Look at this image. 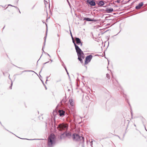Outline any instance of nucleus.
Instances as JSON below:
<instances>
[{"instance_id": "1", "label": "nucleus", "mask_w": 147, "mask_h": 147, "mask_svg": "<svg viewBox=\"0 0 147 147\" xmlns=\"http://www.w3.org/2000/svg\"><path fill=\"white\" fill-rule=\"evenodd\" d=\"M68 125L66 124H60L57 127V128L59 131H64L60 136V138L62 139L66 137H69L71 136V133L67 132L66 130L67 129Z\"/></svg>"}, {"instance_id": "2", "label": "nucleus", "mask_w": 147, "mask_h": 147, "mask_svg": "<svg viewBox=\"0 0 147 147\" xmlns=\"http://www.w3.org/2000/svg\"><path fill=\"white\" fill-rule=\"evenodd\" d=\"M73 140L76 141H79V144L81 145L82 147H84V138L82 136H80L79 135L74 134H73Z\"/></svg>"}, {"instance_id": "3", "label": "nucleus", "mask_w": 147, "mask_h": 147, "mask_svg": "<svg viewBox=\"0 0 147 147\" xmlns=\"http://www.w3.org/2000/svg\"><path fill=\"white\" fill-rule=\"evenodd\" d=\"M55 142V136L53 134H51L48 139L47 147H53L54 145Z\"/></svg>"}, {"instance_id": "4", "label": "nucleus", "mask_w": 147, "mask_h": 147, "mask_svg": "<svg viewBox=\"0 0 147 147\" xmlns=\"http://www.w3.org/2000/svg\"><path fill=\"white\" fill-rule=\"evenodd\" d=\"M75 49L78 56V59L80 61L81 63H82V59H84V55L83 52L79 47L75 48Z\"/></svg>"}, {"instance_id": "5", "label": "nucleus", "mask_w": 147, "mask_h": 147, "mask_svg": "<svg viewBox=\"0 0 147 147\" xmlns=\"http://www.w3.org/2000/svg\"><path fill=\"white\" fill-rule=\"evenodd\" d=\"M92 55H90L87 56L86 58L85 63V64H87L91 61L92 58Z\"/></svg>"}, {"instance_id": "6", "label": "nucleus", "mask_w": 147, "mask_h": 147, "mask_svg": "<svg viewBox=\"0 0 147 147\" xmlns=\"http://www.w3.org/2000/svg\"><path fill=\"white\" fill-rule=\"evenodd\" d=\"M87 2L92 6H94L96 5L95 2L93 0H87Z\"/></svg>"}, {"instance_id": "7", "label": "nucleus", "mask_w": 147, "mask_h": 147, "mask_svg": "<svg viewBox=\"0 0 147 147\" xmlns=\"http://www.w3.org/2000/svg\"><path fill=\"white\" fill-rule=\"evenodd\" d=\"M75 40L77 44L78 45L80 44L81 46L82 45V43L81 42L80 39L79 38L77 37L75 38Z\"/></svg>"}, {"instance_id": "8", "label": "nucleus", "mask_w": 147, "mask_h": 147, "mask_svg": "<svg viewBox=\"0 0 147 147\" xmlns=\"http://www.w3.org/2000/svg\"><path fill=\"white\" fill-rule=\"evenodd\" d=\"M143 5V3L142 2L140 3L136 7V9H139Z\"/></svg>"}, {"instance_id": "9", "label": "nucleus", "mask_w": 147, "mask_h": 147, "mask_svg": "<svg viewBox=\"0 0 147 147\" xmlns=\"http://www.w3.org/2000/svg\"><path fill=\"white\" fill-rule=\"evenodd\" d=\"M59 113L60 116H63L64 115L65 112L63 110H59Z\"/></svg>"}, {"instance_id": "10", "label": "nucleus", "mask_w": 147, "mask_h": 147, "mask_svg": "<svg viewBox=\"0 0 147 147\" xmlns=\"http://www.w3.org/2000/svg\"><path fill=\"white\" fill-rule=\"evenodd\" d=\"M113 9L111 8H107L106 10V11L108 13H110L111 12H112L113 11Z\"/></svg>"}, {"instance_id": "11", "label": "nucleus", "mask_w": 147, "mask_h": 147, "mask_svg": "<svg viewBox=\"0 0 147 147\" xmlns=\"http://www.w3.org/2000/svg\"><path fill=\"white\" fill-rule=\"evenodd\" d=\"M104 2L103 1H100L98 3V5L100 6H102L104 4Z\"/></svg>"}, {"instance_id": "12", "label": "nucleus", "mask_w": 147, "mask_h": 147, "mask_svg": "<svg viewBox=\"0 0 147 147\" xmlns=\"http://www.w3.org/2000/svg\"><path fill=\"white\" fill-rule=\"evenodd\" d=\"M46 36H45L44 38V43L42 49L43 52H44V50H43V49H44V47H45V42H46Z\"/></svg>"}, {"instance_id": "13", "label": "nucleus", "mask_w": 147, "mask_h": 147, "mask_svg": "<svg viewBox=\"0 0 147 147\" xmlns=\"http://www.w3.org/2000/svg\"><path fill=\"white\" fill-rule=\"evenodd\" d=\"M69 101L70 102V105L72 106H73L74 105V103L73 102V100L72 99H69Z\"/></svg>"}, {"instance_id": "14", "label": "nucleus", "mask_w": 147, "mask_h": 147, "mask_svg": "<svg viewBox=\"0 0 147 147\" xmlns=\"http://www.w3.org/2000/svg\"><path fill=\"white\" fill-rule=\"evenodd\" d=\"M84 20L90 22H91V21H92V20H91V19L88 18H84Z\"/></svg>"}, {"instance_id": "15", "label": "nucleus", "mask_w": 147, "mask_h": 147, "mask_svg": "<svg viewBox=\"0 0 147 147\" xmlns=\"http://www.w3.org/2000/svg\"><path fill=\"white\" fill-rule=\"evenodd\" d=\"M53 121H52L51 120L50 122L49 123V125H50V126H51V127H53Z\"/></svg>"}, {"instance_id": "16", "label": "nucleus", "mask_w": 147, "mask_h": 147, "mask_svg": "<svg viewBox=\"0 0 147 147\" xmlns=\"http://www.w3.org/2000/svg\"><path fill=\"white\" fill-rule=\"evenodd\" d=\"M66 99L65 98H63L61 101V102H63L65 103L66 102Z\"/></svg>"}, {"instance_id": "17", "label": "nucleus", "mask_w": 147, "mask_h": 147, "mask_svg": "<svg viewBox=\"0 0 147 147\" xmlns=\"http://www.w3.org/2000/svg\"><path fill=\"white\" fill-rule=\"evenodd\" d=\"M106 76H107V77L108 79H110V75H109V74H106Z\"/></svg>"}, {"instance_id": "18", "label": "nucleus", "mask_w": 147, "mask_h": 147, "mask_svg": "<svg viewBox=\"0 0 147 147\" xmlns=\"http://www.w3.org/2000/svg\"><path fill=\"white\" fill-rule=\"evenodd\" d=\"M61 61V62L62 63V65L63 67L64 68L65 67H66L65 66V65L64 64V63L63 62V61Z\"/></svg>"}, {"instance_id": "19", "label": "nucleus", "mask_w": 147, "mask_h": 147, "mask_svg": "<svg viewBox=\"0 0 147 147\" xmlns=\"http://www.w3.org/2000/svg\"><path fill=\"white\" fill-rule=\"evenodd\" d=\"M74 45L75 47V48H77V47H78V46L75 43H74Z\"/></svg>"}, {"instance_id": "20", "label": "nucleus", "mask_w": 147, "mask_h": 147, "mask_svg": "<svg viewBox=\"0 0 147 147\" xmlns=\"http://www.w3.org/2000/svg\"><path fill=\"white\" fill-rule=\"evenodd\" d=\"M28 71L34 72L33 71H32V70H25L23 71V72H28Z\"/></svg>"}, {"instance_id": "21", "label": "nucleus", "mask_w": 147, "mask_h": 147, "mask_svg": "<svg viewBox=\"0 0 147 147\" xmlns=\"http://www.w3.org/2000/svg\"><path fill=\"white\" fill-rule=\"evenodd\" d=\"M8 6H13V7H15L16 8L18 9V8L17 7H16V6H12V5H8Z\"/></svg>"}, {"instance_id": "22", "label": "nucleus", "mask_w": 147, "mask_h": 147, "mask_svg": "<svg viewBox=\"0 0 147 147\" xmlns=\"http://www.w3.org/2000/svg\"><path fill=\"white\" fill-rule=\"evenodd\" d=\"M12 82H11V85L9 87V88L10 89H11L12 88Z\"/></svg>"}, {"instance_id": "23", "label": "nucleus", "mask_w": 147, "mask_h": 147, "mask_svg": "<svg viewBox=\"0 0 147 147\" xmlns=\"http://www.w3.org/2000/svg\"><path fill=\"white\" fill-rule=\"evenodd\" d=\"M91 20H92V21H94V22H95L96 21V20L95 19H91Z\"/></svg>"}, {"instance_id": "24", "label": "nucleus", "mask_w": 147, "mask_h": 147, "mask_svg": "<svg viewBox=\"0 0 147 147\" xmlns=\"http://www.w3.org/2000/svg\"><path fill=\"white\" fill-rule=\"evenodd\" d=\"M28 140H36V139H28Z\"/></svg>"}, {"instance_id": "25", "label": "nucleus", "mask_w": 147, "mask_h": 147, "mask_svg": "<svg viewBox=\"0 0 147 147\" xmlns=\"http://www.w3.org/2000/svg\"><path fill=\"white\" fill-rule=\"evenodd\" d=\"M64 68L65 69L66 72H67V70L66 69V67H64Z\"/></svg>"}, {"instance_id": "26", "label": "nucleus", "mask_w": 147, "mask_h": 147, "mask_svg": "<svg viewBox=\"0 0 147 147\" xmlns=\"http://www.w3.org/2000/svg\"><path fill=\"white\" fill-rule=\"evenodd\" d=\"M92 141H91V142H90L91 144V146L92 147Z\"/></svg>"}, {"instance_id": "27", "label": "nucleus", "mask_w": 147, "mask_h": 147, "mask_svg": "<svg viewBox=\"0 0 147 147\" xmlns=\"http://www.w3.org/2000/svg\"><path fill=\"white\" fill-rule=\"evenodd\" d=\"M72 41H73V42L74 43H74H75V41H74V40H72Z\"/></svg>"}, {"instance_id": "28", "label": "nucleus", "mask_w": 147, "mask_h": 147, "mask_svg": "<svg viewBox=\"0 0 147 147\" xmlns=\"http://www.w3.org/2000/svg\"><path fill=\"white\" fill-rule=\"evenodd\" d=\"M44 52L45 53H47V55H49V57H50V55H49L48 54V53H45V52Z\"/></svg>"}, {"instance_id": "29", "label": "nucleus", "mask_w": 147, "mask_h": 147, "mask_svg": "<svg viewBox=\"0 0 147 147\" xmlns=\"http://www.w3.org/2000/svg\"><path fill=\"white\" fill-rule=\"evenodd\" d=\"M44 52L45 53H47V55H49V57H50V55H49L48 54V53H45V52Z\"/></svg>"}, {"instance_id": "30", "label": "nucleus", "mask_w": 147, "mask_h": 147, "mask_svg": "<svg viewBox=\"0 0 147 147\" xmlns=\"http://www.w3.org/2000/svg\"><path fill=\"white\" fill-rule=\"evenodd\" d=\"M41 80V81H42V83H43V84L44 85H45V84H44V83L43 81L42 80Z\"/></svg>"}, {"instance_id": "31", "label": "nucleus", "mask_w": 147, "mask_h": 147, "mask_svg": "<svg viewBox=\"0 0 147 147\" xmlns=\"http://www.w3.org/2000/svg\"><path fill=\"white\" fill-rule=\"evenodd\" d=\"M49 62V61H48V62H46V63H44V64H46V63H48Z\"/></svg>"}, {"instance_id": "32", "label": "nucleus", "mask_w": 147, "mask_h": 147, "mask_svg": "<svg viewBox=\"0 0 147 147\" xmlns=\"http://www.w3.org/2000/svg\"><path fill=\"white\" fill-rule=\"evenodd\" d=\"M70 33H71V37H72L73 36H72V34H71V32H70Z\"/></svg>"}, {"instance_id": "33", "label": "nucleus", "mask_w": 147, "mask_h": 147, "mask_svg": "<svg viewBox=\"0 0 147 147\" xmlns=\"http://www.w3.org/2000/svg\"><path fill=\"white\" fill-rule=\"evenodd\" d=\"M35 5H34L33 7H32V9H33L34 8V6H35Z\"/></svg>"}, {"instance_id": "34", "label": "nucleus", "mask_w": 147, "mask_h": 147, "mask_svg": "<svg viewBox=\"0 0 147 147\" xmlns=\"http://www.w3.org/2000/svg\"><path fill=\"white\" fill-rule=\"evenodd\" d=\"M44 85V86H45V88L46 89H47V87H46V86H45V85Z\"/></svg>"}, {"instance_id": "35", "label": "nucleus", "mask_w": 147, "mask_h": 147, "mask_svg": "<svg viewBox=\"0 0 147 147\" xmlns=\"http://www.w3.org/2000/svg\"><path fill=\"white\" fill-rule=\"evenodd\" d=\"M67 74L69 76V73H68V71L67 72Z\"/></svg>"}, {"instance_id": "36", "label": "nucleus", "mask_w": 147, "mask_h": 147, "mask_svg": "<svg viewBox=\"0 0 147 147\" xmlns=\"http://www.w3.org/2000/svg\"><path fill=\"white\" fill-rule=\"evenodd\" d=\"M71 38H72V40H74V38H73V36L71 37Z\"/></svg>"}, {"instance_id": "37", "label": "nucleus", "mask_w": 147, "mask_h": 147, "mask_svg": "<svg viewBox=\"0 0 147 147\" xmlns=\"http://www.w3.org/2000/svg\"><path fill=\"white\" fill-rule=\"evenodd\" d=\"M50 61H51V62H52V61H53L52 60H51V59H50Z\"/></svg>"}, {"instance_id": "38", "label": "nucleus", "mask_w": 147, "mask_h": 147, "mask_svg": "<svg viewBox=\"0 0 147 147\" xmlns=\"http://www.w3.org/2000/svg\"><path fill=\"white\" fill-rule=\"evenodd\" d=\"M68 3H69V5H70V3H69V2H68Z\"/></svg>"}, {"instance_id": "39", "label": "nucleus", "mask_w": 147, "mask_h": 147, "mask_svg": "<svg viewBox=\"0 0 147 147\" xmlns=\"http://www.w3.org/2000/svg\"><path fill=\"white\" fill-rule=\"evenodd\" d=\"M68 3H69V5H70V3H69V2H68Z\"/></svg>"}, {"instance_id": "40", "label": "nucleus", "mask_w": 147, "mask_h": 147, "mask_svg": "<svg viewBox=\"0 0 147 147\" xmlns=\"http://www.w3.org/2000/svg\"><path fill=\"white\" fill-rule=\"evenodd\" d=\"M42 70V69H41V70H40V71L39 73H40V72H41Z\"/></svg>"}, {"instance_id": "41", "label": "nucleus", "mask_w": 147, "mask_h": 147, "mask_svg": "<svg viewBox=\"0 0 147 147\" xmlns=\"http://www.w3.org/2000/svg\"><path fill=\"white\" fill-rule=\"evenodd\" d=\"M47 79L46 81V82H45V83H47Z\"/></svg>"}, {"instance_id": "42", "label": "nucleus", "mask_w": 147, "mask_h": 147, "mask_svg": "<svg viewBox=\"0 0 147 147\" xmlns=\"http://www.w3.org/2000/svg\"><path fill=\"white\" fill-rule=\"evenodd\" d=\"M48 78V77H46V78H47V79Z\"/></svg>"}, {"instance_id": "43", "label": "nucleus", "mask_w": 147, "mask_h": 147, "mask_svg": "<svg viewBox=\"0 0 147 147\" xmlns=\"http://www.w3.org/2000/svg\"><path fill=\"white\" fill-rule=\"evenodd\" d=\"M47 31L46 32V35H47Z\"/></svg>"}, {"instance_id": "44", "label": "nucleus", "mask_w": 147, "mask_h": 147, "mask_svg": "<svg viewBox=\"0 0 147 147\" xmlns=\"http://www.w3.org/2000/svg\"><path fill=\"white\" fill-rule=\"evenodd\" d=\"M40 58H39V59H38V61H39V60H40Z\"/></svg>"}, {"instance_id": "45", "label": "nucleus", "mask_w": 147, "mask_h": 147, "mask_svg": "<svg viewBox=\"0 0 147 147\" xmlns=\"http://www.w3.org/2000/svg\"><path fill=\"white\" fill-rule=\"evenodd\" d=\"M40 58H39V59H38V61H39V60H40Z\"/></svg>"}, {"instance_id": "46", "label": "nucleus", "mask_w": 147, "mask_h": 147, "mask_svg": "<svg viewBox=\"0 0 147 147\" xmlns=\"http://www.w3.org/2000/svg\"><path fill=\"white\" fill-rule=\"evenodd\" d=\"M40 58H39V59H38V61H39V60H40Z\"/></svg>"}, {"instance_id": "47", "label": "nucleus", "mask_w": 147, "mask_h": 147, "mask_svg": "<svg viewBox=\"0 0 147 147\" xmlns=\"http://www.w3.org/2000/svg\"><path fill=\"white\" fill-rule=\"evenodd\" d=\"M40 58H39V59H38V61H39V60H40Z\"/></svg>"}, {"instance_id": "48", "label": "nucleus", "mask_w": 147, "mask_h": 147, "mask_svg": "<svg viewBox=\"0 0 147 147\" xmlns=\"http://www.w3.org/2000/svg\"><path fill=\"white\" fill-rule=\"evenodd\" d=\"M40 58H39V59H38V61H39V60H40Z\"/></svg>"}, {"instance_id": "49", "label": "nucleus", "mask_w": 147, "mask_h": 147, "mask_svg": "<svg viewBox=\"0 0 147 147\" xmlns=\"http://www.w3.org/2000/svg\"><path fill=\"white\" fill-rule=\"evenodd\" d=\"M57 36H58V37H59V34H58L57 35Z\"/></svg>"}, {"instance_id": "50", "label": "nucleus", "mask_w": 147, "mask_h": 147, "mask_svg": "<svg viewBox=\"0 0 147 147\" xmlns=\"http://www.w3.org/2000/svg\"><path fill=\"white\" fill-rule=\"evenodd\" d=\"M117 2H118V3H119V1H117Z\"/></svg>"}, {"instance_id": "51", "label": "nucleus", "mask_w": 147, "mask_h": 147, "mask_svg": "<svg viewBox=\"0 0 147 147\" xmlns=\"http://www.w3.org/2000/svg\"><path fill=\"white\" fill-rule=\"evenodd\" d=\"M70 91V90L68 89V91Z\"/></svg>"}, {"instance_id": "52", "label": "nucleus", "mask_w": 147, "mask_h": 147, "mask_svg": "<svg viewBox=\"0 0 147 147\" xmlns=\"http://www.w3.org/2000/svg\"><path fill=\"white\" fill-rule=\"evenodd\" d=\"M67 1L68 2H68H69V1H68V0H67Z\"/></svg>"}, {"instance_id": "53", "label": "nucleus", "mask_w": 147, "mask_h": 147, "mask_svg": "<svg viewBox=\"0 0 147 147\" xmlns=\"http://www.w3.org/2000/svg\"><path fill=\"white\" fill-rule=\"evenodd\" d=\"M9 79H10V78H9Z\"/></svg>"}, {"instance_id": "54", "label": "nucleus", "mask_w": 147, "mask_h": 147, "mask_svg": "<svg viewBox=\"0 0 147 147\" xmlns=\"http://www.w3.org/2000/svg\"><path fill=\"white\" fill-rule=\"evenodd\" d=\"M118 136V137H119V138H120L118 136Z\"/></svg>"}, {"instance_id": "55", "label": "nucleus", "mask_w": 147, "mask_h": 147, "mask_svg": "<svg viewBox=\"0 0 147 147\" xmlns=\"http://www.w3.org/2000/svg\"><path fill=\"white\" fill-rule=\"evenodd\" d=\"M4 27H5V26H4V27H3V29H4Z\"/></svg>"}, {"instance_id": "56", "label": "nucleus", "mask_w": 147, "mask_h": 147, "mask_svg": "<svg viewBox=\"0 0 147 147\" xmlns=\"http://www.w3.org/2000/svg\"><path fill=\"white\" fill-rule=\"evenodd\" d=\"M42 55L41 56L40 58L41 57H42Z\"/></svg>"}, {"instance_id": "57", "label": "nucleus", "mask_w": 147, "mask_h": 147, "mask_svg": "<svg viewBox=\"0 0 147 147\" xmlns=\"http://www.w3.org/2000/svg\"><path fill=\"white\" fill-rule=\"evenodd\" d=\"M147 131V130H146V129H145Z\"/></svg>"}, {"instance_id": "58", "label": "nucleus", "mask_w": 147, "mask_h": 147, "mask_svg": "<svg viewBox=\"0 0 147 147\" xmlns=\"http://www.w3.org/2000/svg\"><path fill=\"white\" fill-rule=\"evenodd\" d=\"M19 12L20 13V11H19Z\"/></svg>"}]
</instances>
